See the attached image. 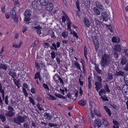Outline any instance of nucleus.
Instances as JSON below:
<instances>
[{
  "label": "nucleus",
  "instance_id": "1",
  "mask_svg": "<svg viewBox=\"0 0 128 128\" xmlns=\"http://www.w3.org/2000/svg\"><path fill=\"white\" fill-rule=\"evenodd\" d=\"M110 56V55L106 54L102 55L100 64L104 68L110 64L111 58Z\"/></svg>",
  "mask_w": 128,
  "mask_h": 128
},
{
  "label": "nucleus",
  "instance_id": "2",
  "mask_svg": "<svg viewBox=\"0 0 128 128\" xmlns=\"http://www.w3.org/2000/svg\"><path fill=\"white\" fill-rule=\"evenodd\" d=\"M8 110L6 111L5 115L9 120L10 118L9 117H12L14 115V110L13 107L10 106L8 107Z\"/></svg>",
  "mask_w": 128,
  "mask_h": 128
},
{
  "label": "nucleus",
  "instance_id": "3",
  "mask_svg": "<svg viewBox=\"0 0 128 128\" xmlns=\"http://www.w3.org/2000/svg\"><path fill=\"white\" fill-rule=\"evenodd\" d=\"M24 14L25 18L24 21L26 22V24H28L30 22H28L30 20V18L31 15L30 10H26L24 12Z\"/></svg>",
  "mask_w": 128,
  "mask_h": 128
},
{
  "label": "nucleus",
  "instance_id": "4",
  "mask_svg": "<svg viewBox=\"0 0 128 128\" xmlns=\"http://www.w3.org/2000/svg\"><path fill=\"white\" fill-rule=\"evenodd\" d=\"M10 13L12 15V18L15 21V22L17 23L18 20V18L16 16V11L15 10V9L14 8L11 10Z\"/></svg>",
  "mask_w": 128,
  "mask_h": 128
},
{
  "label": "nucleus",
  "instance_id": "5",
  "mask_svg": "<svg viewBox=\"0 0 128 128\" xmlns=\"http://www.w3.org/2000/svg\"><path fill=\"white\" fill-rule=\"evenodd\" d=\"M102 18L103 21L107 22L108 19L109 15L106 12H102L101 14Z\"/></svg>",
  "mask_w": 128,
  "mask_h": 128
},
{
  "label": "nucleus",
  "instance_id": "6",
  "mask_svg": "<svg viewBox=\"0 0 128 128\" xmlns=\"http://www.w3.org/2000/svg\"><path fill=\"white\" fill-rule=\"evenodd\" d=\"M22 116H18L16 118H14V122L20 125V123H22Z\"/></svg>",
  "mask_w": 128,
  "mask_h": 128
},
{
  "label": "nucleus",
  "instance_id": "7",
  "mask_svg": "<svg viewBox=\"0 0 128 128\" xmlns=\"http://www.w3.org/2000/svg\"><path fill=\"white\" fill-rule=\"evenodd\" d=\"M102 125L101 122L99 119H96L94 121V126L95 127L99 128Z\"/></svg>",
  "mask_w": 128,
  "mask_h": 128
},
{
  "label": "nucleus",
  "instance_id": "8",
  "mask_svg": "<svg viewBox=\"0 0 128 128\" xmlns=\"http://www.w3.org/2000/svg\"><path fill=\"white\" fill-rule=\"evenodd\" d=\"M112 51L118 52L119 53L121 51V48L120 46L118 44H116L114 46Z\"/></svg>",
  "mask_w": 128,
  "mask_h": 128
},
{
  "label": "nucleus",
  "instance_id": "9",
  "mask_svg": "<svg viewBox=\"0 0 128 128\" xmlns=\"http://www.w3.org/2000/svg\"><path fill=\"white\" fill-rule=\"evenodd\" d=\"M95 84L96 86L95 88L97 91L99 89L102 88V83L96 82L95 83Z\"/></svg>",
  "mask_w": 128,
  "mask_h": 128
},
{
  "label": "nucleus",
  "instance_id": "10",
  "mask_svg": "<svg viewBox=\"0 0 128 128\" xmlns=\"http://www.w3.org/2000/svg\"><path fill=\"white\" fill-rule=\"evenodd\" d=\"M44 115L45 117H46L45 118L48 120H50L52 117V114L49 113H48L46 112L44 113Z\"/></svg>",
  "mask_w": 128,
  "mask_h": 128
},
{
  "label": "nucleus",
  "instance_id": "11",
  "mask_svg": "<svg viewBox=\"0 0 128 128\" xmlns=\"http://www.w3.org/2000/svg\"><path fill=\"white\" fill-rule=\"evenodd\" d=\"M84 24L87 27H89L90 25V22L89 20L86 18H84Z\"/></svg>",
  "mask_w": 128,
  "mask_h": 128
},
{
  "label": "nucleus",
  "instance_id": "12",
  "mask_svg": "<svg viewBox=\"0 0 128 128\" xmlns=\"http://www.w3.org/2000/svg\"><path fill=\"white\" fill-rule=\"evenodd\" d=\"M53 5L52 3H49V4L47 5L46 7V10L49 11H51L53 9Z\"/></svg>",
  "mask_w": 128,
  "mask_h": 128
},
{
  "label": "nucleus",
  "instance_id": "13",
  "mask_svg": "<svg viewBox=\"0 0 128 128\" xmlns=\"http://www.w3.org/2000/svg\"><path fill=\"white\" fill-rule=\"evenodd\" d=\"M34 29L37 30L36 32L38 34L40 35L41 34L42 32L41 31L42 29V27H40V25H38L34 27Z\"/></svg>",
  "mask_w": 128,
  "mask_h": 128
},
{
  "label": "nucleus",
  "instance_id": "14",
  "mask_svg": "<svg viewBox=\"0 0 128 128\" xmlns=\"http://www.w3.org/2000/svg\"><path fill=\"white\" fill-rule=\"evenodd\" d=\"M39 2L40 4L43 6H46L48 2V0H40Z\"/></svg>",
  "mask_w": 128,
  "mask_h": 128
},
{
  "label": "nucleus",
  "instance_id": "15",
  "mask_svg": "<svg viewBox=\"0 0 128 128\" xmlns=\"http://www.w3.org/2000/svg\"><path fill=\"white\" fill-rule=\"evenodd\" d=\"M124 72L121 70H119L118 72L116 71V73L115 74V76H124Z\"/></svg>",
  "mask_w": 128,
  "mask_h": 128
},
{
  "label": "nucleus",
  "instance_id": "16",
  "mask_svg": "<svg viewBox=\"0 0 128 128\" xmlns=\"http://www.w3.org/2000/svg\"><path fill=\"white\" fill-rule=\"evenodd\" d=\"M120 64L122 65L125 64L127 62V59L124 57H122L121 58Z\"/></svg>",
  "mask_w": 128,
  "mask_h": 128
},
{
  "label": "nucleus",
  "instance_id": "17",
  "mask_svg": "<svg viewBox=\"0 0 128 128\" xmlns=\"http://www.w3.org/2000/svg\"><path fill=\"white\" fill-rule=\"evenodd\" d=\"M96 6L100 9L103 10L104 9L102 5L100 4L98 1H96L95 2Z\"/></svg>",
  "mask_w": 128,
  "mask_h": 128
},
{
  "label": "nucleus",
  "instance_id": "18",
  "mask_svg": "<svg viewBox=\"0 0 128 128\" xmlns=\"http://www.w3.org/2000/svg\"><path fill=\"white\" fill-rule=\"evenodd\" d=\"M8 68L7 65L6 64L1 63L0 65V70L2 69L4 70H6Z\"/></svg>",
  "mask_w": 128,
  "mask_h": 128
},
{
  "label": "nucleus",
  "instance_id": "19",
  "mask_svg": "<svg viewBox=\"0 0 128 128\" xmlns=\"http://www.w3.org/2000/svg\"><path fill=\"white\" fill-rule=\"evenodd\" d=\"M112 41L113 42L118 43L120 41V38L118 37H113L112 38Z\"/></svg>",
  "mask_w": 128,
  "mask_h": 128
},
{
  "label": "nucleus",
  "instance_id": "20",
  "mask_svg": "<svg viewBox=\"0 0 128 128\" xmlns=\"http://www.w3.org/2000/svg\"><path fill=\"white\" fill-rule=\"evenodd\" d=\"M13 78H14L16 76V72L13 70L10 71L8 74Z\"/></svg>",
  "mask_w": 128,
  "mask_h": 128
},
{
  "label": "nucleus",
  "instance_id": "21",
  "mask_svg": "<svg viewBox=\"0 0 128 128\" xmlns=\"http://www.w3.org/2000/svg\"><path fill=\"white\" fill-rule=\"evenodd\" d=\"M32 7L34 9L38 8L39 6V4H38L37 2H32Z\"/></svg>",
  "mask_w": 128,
  "mask_h": 128
},
{
  "label": "nucleus",
  "instance_id": "22",
  "mask_svg": "<svg viewBox=\"0 0 128 128\" xmlns=\"http://www.w3.org/2000/svg\"><path fill=\"white\" fill-rule=\"evenodd\" d=\"M78 104L80 105L84 106L86 104V102L85 100H80L78 102Z\"/></svg>",
  "mask_w": 128,
  "mask_h": 128
},
{
  "label": "nucleus",
  "instance_id": "23",
  "mask_svg": "<svg viewBox=\"0 0 128 128\" xmlns=\"http://www.w3.org/2000/svg\"><path fill=\"white\" fill-rule=\"evenodd\" d=\"M104 107L106 112L109 115V116H110L112 113L110 110L108 109L106 106H104Z\"/></svg>",
  "mask_w": 128,
  "mask_h": 128
},
{
  "label": "nucleus",
  "instance_id": "24",
  "mask_svg": "<svg viewBox=\"0 0 128 128\" xmlns=\"http://www.w3.org/2000/svg\"><path fill=\"white\" fill-rule=\"evenodd\" d=\"M93 10L95 14L96 15H99L100 14V12L98 9L96 7L93 8Z\"/></svg>",
  "mask_w": 128,
  "mask_h": 128
},
{
  "label": "nucleus",
  "instance_id": "25",
  "mask_svg": "<svg viewBox=\"0 0 128 128\" xmlns=\"http://www.w3.org/2000/svg\"><path fill=\"white\" fill-rule=\"evenodd\" d=\"M6 116L5 115L0 114V120H1L2 122H4L6 120Z\"/></svg>",
  "mask_w": 128,
  "mask_h": 128
},
{
  "label": "nucleus",
  "instance_id": "26",
  "mask_svg": "<svg viewBox=\"0 0 128 128\" xmlns=\"http://www.w3.org/2000/svg\"><path fill=\"white\" fill-rule=\"evenodd\" d=\"M118 53L119 52L113 51H112V54L113 55V56L114 57L116 60L118 59Z\"/></svg>",
  "mask_w": 128,
  "mask_h": 128
},
{
  "label": "nucleus",
  "instance_id": "27",
  "mask_svg": "<svg viewBox=\"0 0 128 128\" xmlns=\"http://www.w3.org/2000/svg\"><path fill=\"white\" fill-rule=\"evenodd\" d=\"M84 4L86 7L88 8L90 7V0H84Z\"/></svg>",
  "mask_w": 128,
  "mask_h": 128
},
{
  "label": "nucleus",
  "instance_id": "28",
  "mask_svg": "<svg viewBox=\"0 0 128 128\" xmlns=\"http://www.w3.org/2000/svg\"><path fill=\"white\" fill-rule=\"evenodd\" d=\"M112 76V74L110 73H108V76L106 78L107 81H109L110 80H112L113 79Z\"/></svg>",
  "mask_w": 128,
  "mask_h": 128
},
{
  "label": "nucleus",
  "instance_id": "29",
  "mask_svg": "<svg viewBox=\"0 0 128 128\" xmlns=\"http://www.w3.org/2000/svg\"><path fill=\"white\" fill-rule=\"evenodd\" d=\"M80 62L82 64L83 72L84 74H86V72L85 70V64H84V60H83L82 61H81Z\"/></svg>",
  "mask_w": 128,
  "mask_h": 128
},
{
  "label": "nucleus",
  "instance_id": "30",
  "mask_svg": "<svg viewBox=\"0 0 128 128\" xmlns=\"http://www.w3.org/2000/svg\"><path fill=\"white\" fill-rule=\"evenodd\" d=\"M52 46H50V47L51 50H55L56 51L57 48L56 47V44L54 43H53L52 44Z\"/></svg>",
  "mask_w": 128,
  "mask_h": 128
},
{
  "label": "nucleus",
  "instance_id": "31",
  "mask_svg": "<svg viewBox=\"0 0 128 128\" xmlns=\"http://www.w3.org/2000/svg\"><path fill=\"white\" fill-rule=\"evenodd\" d=\"M49 34L51 36L52 38H56V37L55 36L54 32L52 30H50L49 31Z\"/></svg>",
  "mask_w": 128,
  "mask_h": 128
},
{
  "label": "nucleus",
  "instance_id": "32",
  "mask_svg": "<svg viewBox=\"0 0 128 128\" xmlns=\"http://www.w3.org/2000/svg\"><path fill=\"white\" fill-rule=\"evenodd\" d=\"M92 38L94 44L96 43L97 44V43H98V42L97 38L96 36H92Z\"/></svg>",
  "mask_w": 128,
  "mask_h": 128
},
{
  "label": "nucleus",
  "instance_id": "33",
  "mask_svg": "<svg viewBox=\"0 0 128 128\" xmlns=\"http://www.w3.org/2000/svg\"><path fill=\"white\" fill-rule=\"evenodd\" d=\"M102 122L104 125L106 126H109L110 125V124L108 122L104 119H102Z\"/></svg>",
  "mask_w": 128,
  "mask_h": 128
},
{
  "label": "nucleus",
  "instance_id": "34",
  "mask_svg": "<svg viewBox=\"0 0 128 128\" xmlns=\"http://www.w3.org/2000/svg\"><path fill=\"white\" fill-rule=\"evenodd\" d=\"M84 56H85L86 58V59H87V58L86 56V55L87 54V49L86 48V46H84Z\"/></svg>",
  "mask_w": 128,
  "mask_h": 128
},
{
  "label": "nucleus",
  "instance_id": "35",
  "mask_svg": "<svg viewBox=\"0 0 128 128\" xmlns=\"http://www.w3.org/2000/svg\"><path fill=\"white\" fill-rule=\"evenodd\" d=\"M40 77V72H37L35 74L34 78L35 79L38 78L39 79Z\"/></svg>",
  "mask_w": 128,
  "mask_h": 128
},
{
  "label": "nucleus",
  "instance_id": "36",
  "mask_svg": "<svg viewBox=\"0 0 128 128\" xmlns=\"http://www.w3.org/2000/svg\"><path fill=\"white\" fill-rule=\"evenodd\" d=\"M59 76L57 74H56L54 76L53 78L54 80L56 82H59L58 81V79L59 77Z\"/></svg>",
  "mask_w": 128,
  "mask_h": 128
},
{
  "label": "nucleus",
  "instance_id": "37",
  "mask_svg": "<svg viewBox=\"0 0 128 128\" xmlns=\"http://www.w3.org/2000/svg\"><path fill=\"white\" fill-rule=\"evenodd\" d=\"M104 90L106 91L109 93L110 91V90L109 89L108 86V85L107 84H106V85L104 86Z\"/></svg>",
  "mask_w": 128,
  "mask_h": 128
},
{
  "label": "nucleus",
  "instance_id": "38",
  "mask_svg": "<svg viewBox=\"0 0 128 128\" xmlns=\"http://www.w3.org/2000/svg\"><path fill=\"white\" fill-rule=\"evenodd\" d=\"M62 35L64 38H66L68 36V33L65 31L64 32L62 33Z\"/></svg>",
  "mask_w": 128,
  "mask_h": 128
},
{
  "label": "nucleus",
  "instance_id": "39",
  "mask_svg": "<svg viewBox=\"0 0 128 128\" xmlns=\"http://www.w3.org/2000/svg\"><path fill=\"white\" fill-rule=\"evenodd\" d=\"M36 106L39 110L41 111L43 110L44 111V110L42 108V106L41 104L38 103L36 105Z\"/></svg>",
  "mask_w": 128,
  "mask_h": 128
},
{
  "label": "nucleus",
  "instance_id": "40",
  "mask_svg": "<svg viewBox=\"0 0 128 128\" xmlns=\"http://www.w3.org/2000/svg\"><path fill=\"white\" fill-rule=\"evenodd\" d=\"M106 91L104 89H102L99 92V94L100 96H101L102 95V93L106 94Z\"/></svg>",
  "mask_w": 128,
  "mask_h": 128
},
{
  "label": "nucleus",
  "instance_id": "41",
  "mask_svg": "<svg viewBox=\"0 0 128 128\" xmlns=\"http://www.w3.org/2000/svg\"><path fill=\"white\" fill-rule=\"evenodd\" d=\"M74 65L76 66V68L80 70H81V68L80 67V64L78 62H75L74 64Z\"/></svg>",
  "mask_w": 128,
  "mask_h": 128
},
{
  "label": "nucleus",
  "instance_id": "42",
  "mask_svg": "<svg viewBox=\"0 0 128 128\" xmlns=\"http://www.w3.org/2000/svg\"><path fill=\"white\" fill-rule=\"evenodd\" d=\"M48 95L49 96L48 98L50 100H56V98L54 96H52L50 94H48Z\"/></svg>",
  "mask_w": 128,
  "mask_h": 128
},
{
  "label": "nucleus",
  "instance_id": "43",
  "mask_svg": "<svg viewBox=\"0 0 128 128\" xmlns=\"http://www.w3.org/2000/svg\"><path fill=\"white\" fill-rule=\"evenodd\" d=\"M43 86L44 88L46 90L48 91L49 90V88L47 86V85L44 83L43 84Z\"/></svg>",
  "mask_w": 128,
  "mask_h": 128
},
{
  "label": "nucleus",
  "instance_id": "44",
  "mask_svg": "<svg viewBox=\"0 0 128 128\" xmlns=\"http://www.w3.org/2000/svg\"><path fill=\"white\" fill-rule=\"evenodd\" d=\"M52 58V59H54L56 57L55 53L54 51H52L50 53Z\"/></svg>",
  "mask_w": 128,
  "mask_h": 128
},
{
  "label": "nucleus",
  "instance_id": "45",
  "mask_svg": "<svg viewBox=\"0 0 128 128\" xmlns=\"http://www.w3.org/2000/svg\"><path fill=\"white\" fill-rule=\"evenodd\" d=\"M22 90L23 92V93L24 94L26 97L28 96V94L26 90V89L24 88H22Z\"/></svg>",
  "mask_w": 128,
  "mask_h": 128
},
{
  "label": "nucleus",
  "instance_id": "46",
  "mask_svg": "<svg viewBox=\"0 0 128 128\" xmlns=\"http://www.w3.org/2000/svg\"><path fill=\"white\" fill-rule=\"evenodd\" d=\"M29 101H30V102L32 103L33 105H35V104L34 103V102L33 99L31 97H30L29 98Z\"/></svg>",
  "mask_w": 128,
  "mask_h": 128
},
{
  "label": "nucleus",
  "instance_id": "47",
  "mask_svg": "<svg viewBox=\"0 0 128 128\" xmlns=\"http://www.w3.org/2000/svg\"><path fill=\"white\" fill-rule=\"evenodd\" d=\"M48 125L51 127H52L53 126H56L58 125L56 124L49 122L48 124Z\"/></svg>",
  "mask_w": 128,
  "mask_h": 128
},
{
  "label": "nucleus",
  "instance_id": "48",
  "mask_svg": "<svg viewBox=\"0 0 128 128\" xmlns=\"http://www.w3.org/2000/svg\"><path fill=\"white\" fill-rule=\"evenodd\" d=\"M127 88H128V87ZM124 95L126 98L128 99V90L125 92L124 94Z\"/></svg>",
  "mask_w": 128,
  "mask_h": 128
},
{
  "label": "nucleus",
  "instance_id": "49",
  "mask_svg": "<svg viewBox=\"0 0 128 128\" xmlns=\"http://www.w3.org/2000/svg\"><path fill=\"white\" fill-rule=\"evenodd\" d=\"M104 96L105 97V98H104L102 96H101V98L103 100H104L106 101H108V98L106 97L105 95H104Z\"/></svg>",
  "mask_w": 128,
  "mask_h": 128
},
{
  "label": "nucleus",
  "instance_id": "50",
  "mask_svg": "<svg viewBox=\"0 0 128 128\" xmlns=\"http://www.w3.org/2000/svg\"><path fill=\"white\" fill-rule=\"evenodd\" d=\"M61 125L63 126L66 124V121L65 120H60V122Z\"/></svg>",
  "mask_w": 128,
  "mask_h": 128
},
{
  "label": "nucleus",
  "instance_id": "51",
  "mask_svg": "<svg viewBox=\"0 0 128 128\" xmlns=\"http://www.w3.org/2000/svg\"><path fill=\"white\" fill-rule=\"evenodd\" d=\"M80 2L78 1H77L76 2V4L77 9L79 10H80L79 7Z\"/></svg>",
  "mask_w": 128,
  "mask_h": 128
},
{
  "label": "nucleus",
  "instance_id": "52",
  "mask_svg": "<svg viewBox=\"0 0 128 128\" xmlns=\"http://www.w3.org/2000/svg\"><path fill=\"white\" fill-rule=\"evenodd\" d=\"M95 44V48L96 50V51L97 52V51L98 50V48L99 47V43L98 42V43H97L96 44V43L94 44Z\"/></svg>",
  "mask_w": 128,
  "mask_h": 128
},
{
  "label": "nucleus",
  "instance_id": "53",
  "mask_svg": "<svg viewBox=\"0 0 128 128\" xmlns=\"http://www.w3.org/2000/svg\"><path fill=\"white\" fill-rule=\"evenodd\" d=\"M110 105L112 106L113 108L116 109L117 107L116 105H115L114 103L110 104Z\"/></svg>",
  "mask_w": 128,
  "mask_h": 128
},
{
  "label": "nucleus",
  "instance_id": "54",
  "mask_svg": "<svg viewBox=\"0 0 128 128\" xmlns=\"http://www.w3.org/2000/svg\"><path fill=\"white\" fill-rule=\"evenodd\" d=\"M12 46L15 47L16 48H19L20 47V45H18V44H13Z\"/></svg>",
  "mask_w": 128,
  "mask_h": 128
},
{
  "label": "nucleus",
  "instance_id": "55",
  "mask_svg": "<svg viewBox=\"0 0 128 128\" xmlns=\"http://www.w3.org/2000/svg\"><path fill=\"white\" fill-rule=\"evenodd\" d=\"M22 123L24 122H25V120L27 118V116H24L23 117L22 116Z\"/></svg>",
  "mask_w": 128,
  "mask_h": 128
},
{
  "label": "nucleus",
  "instance_id": "56",
  "mask_svg": "<svg viewBox=\"0 0 128 128\" xmlns=\"http://www.w3.org/2000/svg\"><path fill=\"white\" fill-rule=\"evenodd\" d=\"M38 41H36L31 46V47H33L34 46H36L37 44H38Z\"/></svg>",
  "mask_w": 128,
  "mask_h": 128
},
{
  "label": "nucleus",
  "instance_id": "57",
  "mask_svg": "<svg viewBox=\"0 0 128 128\" xmlns=\"http://www.w3.org/2000/svg\"><path fill=\"white\" fill-rule=\"evenodd\" d=\"M72 35L74 36H75L77 39L78 38V36L77 33L75 31L73 32Z\"/></svg>",
  "mask_w": 128,
  "mask_h": 128
},
{
  "label": "nucleus",
  "instance_id": "58",
  "mask_svg": "<svg viewBox=\"0 0 128 128\" xmlns=\"http://www.w3.org/2000/svg\"><path fill=\"white\" fill-rule=\"evenodd\" d=\"M29 125V124L24 123V124L23 126L24 128H30Z\"/></svg>",
  "mask_w": 128,
  "mask_h": 128
},
{
  "label": "nucleus",
  "instance_id": "59",
  "mask_svg": "<svg viewBox=\"0 0 128 128\" xmlns=\"http://www.w3.org/2000/svg\"><path fill=\"white\" fill-rule=\"evenodd\" d=\"M62 22H64V23L65 22L66 20V16H63L62 17Z\"/></svg>",
  "mask_w": 128,
  "mask_h": 128
},
{
  "label": "nucleus",
  "instance_id": "60",
  "mask_svg": "<svg viewBox=\"0 0 128 128\" xmlns=\"http://www.w3.org/2000/svg\"><path fill=\"white\" fill-rule=\"evenodd\" d=\"M113 123L115 125H119V124L118 122L116 120H113Z\"/></svg>",
  "mask_w": 128,
  "mask_h": 128
},
{
  "label": "nucleus",
  "instance_id": "61",
  "mask_svg": "<svg viewBox=\"0 0 128 128\" xmlns=\"http://www.w3.org/2000/svg\"><path fill=\"white\" fill-rule=\"evenodd\" d=\"M106 26L109 29L110 32H112V28L111 27V26L110 25H108L106 24Z\"/></svg>",
  "mask_w": 128,
  "mask_h": 128
},
{
  "label": "nucleus",
  "instance_id": "62",
  "mask_svg": "<svg viewBox=\"0 0 128 128\" xmlns=\"http://www.w3.org/2000/svg\"><path fill=\"white\" fill-rule=\"evenodd\" d=\"M13 80L14 81V82L15 84L17 86V84L18 83H19L20 81L19 80H17L15 78H14L13 79Z\"/></svg>",
  "mask_w": 128,
  "mask_h": 128
},
{
  "label": "nucleus",
  "instance_id": "63",
  "mask_svg": "<svg viewBox=\"0 0 128 128\" xmlns=\"http://www.w3.org/2000/svg\"><path fill=\"white\" fill-rule=\"evenodd\" d=\"M8 96L7 95L6 96L5 98V102L6 104L7 105H8Z\"/></svg>",
  "mask_w": 128,
  "mask_h": 128
},
{
  "label": "nucleus",
  "instance_id": "64",
  "mask_svg": "<svg viewBox=\"0 0 128 128\" xmlns=\"http://www.w3.org/2000/svg\"><path fill=\"white\" fill-rule=\"evenodd\" d=\"M124 69L126 71H127L128 70V63L126 64Z\"/></svg>",
  "mask_w": 128,
  "mask_h": 128
}]
</instances>
